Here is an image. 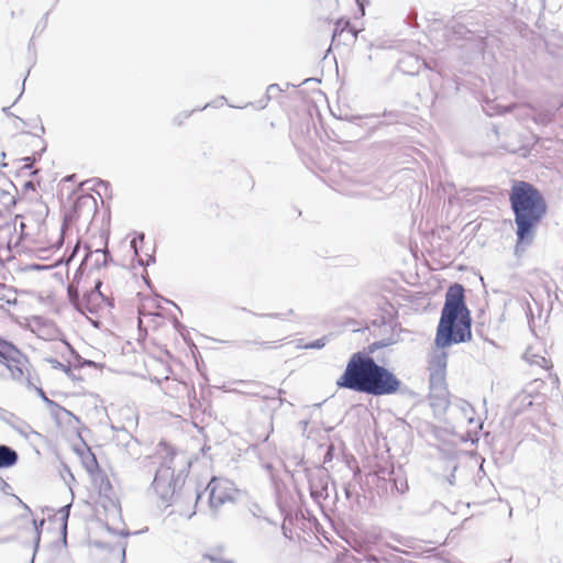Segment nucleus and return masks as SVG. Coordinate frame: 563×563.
<instances>
[{
  "label": "nucleus",
  "instance_id": "1",
  "mask_svg": "<svg viewBox=\"0 0 563 563\" xmlns=\"http://www.w3.org/2000/svg\"><path fill=\"white\" fill-rule=\"evenodd\" d=\"M471 329L472 317L465 302V289L463 285L455 283L446 290L437 328L434 342L438 350L429 360V387L446 385L448 354L442 349L471 341Z\"/></svg>",
  "mask_w": 563,
  "mask_h": 563
},
{
  "label": "nucleus",
  "instance_id": "2",
  "mask_svg": "<svg viewBox=\"0 0 563 563\" xmlns=\"http://www.w3.org/2000/svg\"><path fill=\"white\" fill-rule=\"evenodd\" d=\"M509 203L517 227L515 254L519 256L532 244L538 224L547 214L548 206L541 191L525 180L512 183Z\"/></svg>",
  "mask_w": 563,
  "mask_h": 563
},
{
  "label": "nucleus",
  "instance_id": "3",
  "mask_svg": "<svg viewBox=\"0 0 563 563\" xmlns=\"http://www.w3.org/2000/svg\"><path fill=\"white\" fill-rule=\"evenodd\" d=\"M391 343L389 339L375 341L367 346L366 352L358 351L353 353L342 375L338 378L335 383L336 386L339 388L366 394L372 371L376 362L372 354L378 349L389 346Z\"/></svg>",
  "mask_w": 563,
  "mask_h": 563
},
{
  "label": "nucleus",
  "instance_id": "4",
  "mask_svg": "<svg viewBox=\"0 0 563 563\" xmlns=\"http://www.w3.org/2000/svg\"><path fill=\"white\" fill-rule=\"evenodd\" d=\"M384 363V360H382ZM400 379L384 364L375 362L366 395L379 397L395 395L400 390Z\"/></svg>",
  "mask_w": 563,
  "mask_h": 563
},
{
  "label": "nucleus",
  "instance_id": "5",
  "mask_svg": "<svg viewBox=\"0 0 563 563\" xmlns=\"http://www.w3.org/2000/svg\"><path fill=\"white\" fill-rule=\"evenodd\" d=\"M180 482V475L175 476L174 468L168 464H162L154 476L152 488L166 505L172 500Z\"/></svg>",
  "mask_w": 563,
  "mask_h": 563
},
{
  "label": "nucleus",
  "instance_id": "6",
  "mask_svg": "<svg viewBox=\"0 0 563 563\" xmlns=\"http://www.w3.org/2000/svg\"><path fill=\"white\" fill-rule=\"evenodd\" d=\"M205 490L208 492V505L214 512L225 503L234 501L236 493L233 482L219 477H212Z\"/></svg>",
  "mask_w": 563,
  "mask_h": 563
},
{
  "label": "nucleus",
  "instance_id": "7",
  "mask_svg": "<svg viewBox=\"0 0 563 563\" xmlns=\"http://www.w3.org/2000/svg\"><path fill=\"white\" fill-rule=\"evenodd\" d=\"M429 398L432 407L446 409L450 405L448 385L430 387Z\"/></svg>",
  "mask_w": 563,
  "mask_h": 563
},
{
  "label": "nucleus",
  "instance_id": "8",
  "mask_svg": "<svg viewBox=\"0 0 563 563\" xmlns=\"http://www.w3.org/2000/svg\"><path fill=\"white\" fill-rule=\"evenodd\" d=\"M18 358H23V354L12 343L4 341L0 338V361L4 364L7 362H18Z\"/></svg>",
  "mask_w": 563,
  "mask_h": 563
},
{
  "label": "nucleus",
  "instance_id": "9",
  "mask_svg": "<svg viewBox=\"0 0 563 563\" xmlns=\"http://www.w3.org/2000/svg\"><path fill=\"white\" fill-rule=\"evenodd\" d=\"M18 452L9 445H0V468H8L16 464Z\"/></svg>",
  "mask_w": 563,
  "mask_h": 563
},
{
  "label": "nucleus",
  "instance_id": "10",
  "mask_svg": "<svg viewBox=\"0 0 563 563\" xmlns=\"http://www.w3.org/2000/svg\"><path fill=\"white\" fill-rule=\"evenodd\" d=\"M25 362H26V357L23 355V358H18V362L10 361V362L4 363L13 379H15V380L22 379V377L24 375L23 367H24Z\"/></svg>",
  "mask_w": 563,
  "mask_h": 563
},
{
  "label": "nucleus",
  "instance_id": "11",
  "mask_svg": "<svg viewBox=\"0 0 563 563\" xmlns=\"http://www.w3.org/2000/svg\"><path fill=\"white\" fill-rule=\"evenodd\" d=\"M69 511H70V504L66 505V506H63L58 510V515L60 516V520H62V532H63L64 537L66 536L67 521H68V518H69Z\"/></svg>",
  "mask_w": 563,
  "mask_h": 563
},
{
  "label": "nucleus",
  "instance_id": "12",
  "mask_svg": "<svg viewBox=\"0 0 563 563\" xmlns=\"http://www.w3.org/2000/svg\"><path fill=\"white\" fill-rule=\"evenodd\" d=\"M327 342H328V338L322 336V338H320L316 341L309 342L307 344L298 345V347L306 349V350H320L325 346Z\"/></svg>",
  "mask_w": 563,
  "mask_h": 563
},
{
  "label": "nucleus",
  "instance_id": "13",
  "mask_svg": "<svg viewBox=\"0 0 563 563\" xmlns=\"http://www.w3.org/2000/svg\"><path fill=\"white\" fill-rule=\"evenodd\" d=\"M280 91H282V89L279 88V86L277 84L269 85L266 89L267 99L269 100V99L274 98Z\"/></svg>",
  "mask_w": 563,
  "mask_h": 563
},
{
  "label": "nucleus",
  "instance_id": "14",
  "mask_svg": "<svg viewBox=\"0 0 563 563\" xmlns=\"http://www.w3.org/2000/svg\"><path fill=\"white\" fill-rule=\"evenodd\" d=\"M36 391H37L38 396L42 398V400L45 404H47L49 407H56V408L62 409L56 402H54L53 400L47 398L46 394L44 393V390L42 388H36Z\"/></svg>",
  "mask_w": 563,
  "mask_h": 563
},
{
  "label": "nucleus",
  "instance_id": "15",
  "mask_svg": "<svg viewBox=\"0 0 563 563\" xmlns=\"http://www.w3.org/2000/svg\"><path fill=\"white\" fill-rule=\"evenodd\" d=\"M203 559L209 560L212 563H233L231 560L218 558L208 553L203 554Z\"/></svg>",
  "mask_w": 563,
  "mask_h": 563
},
{
  "label": "nucleus",
  "instance_id": "16",
  "mask_svg": "<svg viewBox=\"0 0 563 563\" xmlns=\"http://www.w3.org/2000/svg\"><path fill=\"white\" fill-rule=\"evenodd\" d=\"M195 110L192 111H184L181 113H179L178 115L175 117L174 121L177 125H180L183 123V120L185 119H188L191 113L194 112Z\"/></svg>",
  "mask_w": 563,
  "mask_h": 563
},
{
  "label": "nucleus",
  "instance_id": "17",
  "mask_svg": "<svg viewBox=\"0 0 563 563\" xmlns=\"http://www.w3.org/2000/svg\"><path fill=\"white\" fill-rule=\"evenodd\" d=\"M33 523H34V528H35V531H36L35 547H37L38 542H40L41 528L44 526V520L42 519V520H40V522L34 520Z\"/></svg>",
  "mask_w": 563,
  "mask_h": 563
},
{
  "label": "nucleus",
  "instance_id": "18",
  "mask_svg": "<svg viewBox=\"0 0 563 563\" xmlns=\"http://www.w3.org/2000/svg\"><path fill=\"white\" fill-rule=\"evenodd\" d=\"M320 82H321V79H319V78H305V79H302L300 85L310 86L311 90H314L313 86L318 85Z\"/></svg>",
  "mask_w": 563,
  "mask_h": 563
},
{
  "label": "nucleus",
  "instance_id": "19",
  "mask_svg": "<svg viewBox=\"0 0 563 563\" xmlns=\"http://www.w3.org/2000/svg\"><path fill=\"white\" fill-rule=\"evenodd\" d=\"M320 82H321V79H319V78H305V79H302L300 85L310 86L311 90H314L313 86L318 85Z\"/></svg>",
  "mask_w": 563,
  "mask_h": 563
},
{
  "label": "nucleus",
  "instance_id": "20",
  "mask_svg": "<svg viewBox=\"0 0 563 563\" xmlns=\"http://www.w3.org/2000/svg\"><path fill=\"white\" fill-rule=\"evenodd\" d=\"M0 490L5 495H11V486L0 477Z\"/></svg>",
  "mask_w": 563,
  "mask_h": 563
},
{
  "label": "nucleus",
  "instance_id": "21",
  "mask_svg": "<svg viewBox=\"0 0 563 563\" xmlns=\"http://www.w3.org/2000/svg\"><path fill=\"white\" fill-rule=\"evenodd\" d=\"M79 205L95 206L96 201L91 196L81 197L78 201Z\"/></svg>",
  "mask_w": 563,
  "mask_h": 563
},
{
  "label": "nucleus",
  "instance_id": "22",
  "mask_svg": "<svg viewBox=\"0 0 563 563\" xmlns=\"http://www.w3.org/2000/svg\"><path fill=\"white\" fill-rule=\"evenodd\" d=\"M96 254L102 255V262L100 264V267H104L108 264V261L110 258L109 254L104 253L101 250H97Z\"/></svg>",
  "mask_w": 563,
  "mask_h": 563
},
{
  "label": "nucleus",
  "instance_id": "23",
  "mask_svg": "<svg viewBox=\"0 0 563 563\" xmlns=\"http://www.w3.org/2000/svg\"><path fill=\"white\" fill-rule=\"evenodd\" d=\"M49 362L52 363V366L54 368H62L64 369L65 372L69 371V367L65 366L63 363H60L59 361L57 360H49Z\"/></svg>",
  "mask_w": 563,
  "mask_h": 563
},
{
  "label": "nucleus",
  "instance_id": "24",
  "mask_svg": "<svg viewBox=\"0 0 563 563\" xmlns=\"http://www.w3.org/2000/svg\"><path fill=\"white\" fill-rule=\"evenodd\" d=\"M455 471H456V466L453 467L452 473L446 477V481L450 485H454V483H455Z\"/></svg>",
  "mask_w": 563,
  "mask_h": 563
},
{
  "label": "nucleus",
  "instance_id": "25",
  "mask_svg": "<svg viewBox=\"0 0 563 563\" xmlns=\"http://www.w3.org/2000/svg\"><path fill=\"white\" fill-rule=\"evenodd\" d=\"M25 80H26V76L23 78V82H22V88H21V91L19 92V96L16 97V99L14 100L13 104L20 99V97L22 96L23 91H24V85H25Z\"/></svg>",
  "mask_w": 563,
  "mask_h": 563
},
{
  "label": "nucleus",
  "instance_id": "26",
  "mask_svg": "<svg viewBox=\"0 0 563 563\" xmlns=\"http://www.w3.org/2000/svg\"><path fill=\"white\" fill-rule=\"evenodd\" d=\"M261 317H265V318H279L280 314L279 313H264V314H260Z\"/></svg>",
  "mask_w": 563,
  "mask_h": 563
},
{
  "label": "nucleus",
  "instance_id": "27",
  "mask_svg": "<svg viewBox=\"0 0 563 563\" xmlns=\"http://www.w3.org/2000/svg\"><path fill=\"white\" fill-rule=\"evenodd\" d=\"M201 498H202V493L197 492V496H196V508L198 507L199 503L201 501Z\"/></svg>",
  "mask_w": 563,
  "mask_h": 563
},
{
  "label": "nucleus",
  "instance_id": "28",
  "mask_svg": "<svg viewBox=\"0 0 563 563\" xmlns=\"http://www.w3.org/2000/svg\"><path fill=\"white\" fill-rule=\"evenodd\" d=\"M101 287V282L97 280L93 291L99 292V288Z\"/></svg>",
  "mask_w": 563,
  "mask_h": 563
},
{
  "label": "nucleus",
  "instance_id": "29",
  "mask_svg": "<svg viewBox=\"0 0 563 563\" xmlns=\"http://www.w3.org/2000/svg\"><path fill=\"white\" fill-rule=\"evenodd\" d=\"M211 106H212V107H216V101H214V102H212V103H207V104H205V106H203L202 108H200L199 110H205V109H207L208 107H211Z\"/></svg>",
  "mask_w": 563,
  "mask_h": 563
},
{
  "label": "nucleus",
  "instance_id": "30",
  "mask_svg": "<svg viewBox=\"0 0 563 563\" xmlns=\"http://www.w3.org/2000/svg\"><path fill=\"white\" fill-rule=\"evenodd\" d=\"M260 344H261L263 347H265V349H269V347H271V343H269V342H266V341L261 342Z\"/></svg>",
  "mask_w": 563,
  "mask_h": 563
},
{
  "label": "nucleus",
  "instance_id": "31",
  "mask_svg": "<svg viewBox=\"0 0 563 563\" xmlns=\"http://www.w3.org/2000/svg\"><path fill=\"white\" fill-rule=\"evenodd\" d=\"M10 108L9 107H3L2 108V111L7 114V115H10L11 113L9 112Z\"/></svg>",
  "mask_w": 563,
  "mask_h": 563
},
{
  "label": "nucleus",
  "instance_id": "32",
  "mask_svg": "<svg viewBox=\"0 0 563 563\" xmlns=\"http://www.w3.org/2000/svg\"><path fill=\"white\" fill-rule=\"evenodd\" d=\"M99 184L102 185L106 188L109 186V183L108 181H103V180H100Z\"/></svg>",
  "mask_w": 563,
  "mask_h": 563
},
{
  "label": "nucleus",
  "instance_id": "33",
  "mask_svg": "<svg viewBox=\"0 0 563 563\" xmlns=\"http://www.w3.org/2000/svg\"><path fill=\"white\" fill-rule=\"evenodd\" d=\"M556 37L560 41V45L563 47V36L558 35Z\"/></svg>",
  "mask_w": 563,
  "mask_h": 563
},
{
  "label": "nucleus",
  "instance_id": "34",
  "mask_svg": "<svg viewBox=\"0 0 563 563\" xmlns=\"http://www.w3.org/2000/svg\"><path fill=\"white\" fill-rule=\"evenodd\" d=\"M219 101L221 102V104H223V102H224V101H227V98H225L224 96H221V97L219 98Z\"/></svg>",
  "mask_w": 563,
  "mask_h": 563
},
{
  "label": "nucleus",
  "instance_id": "35",
  "mask_svg": "<svg viewBox=\"0 0 563 563\" xmlns=\"http://www.w3.org/2000/svg\"><path fill=\"white\" fill-rule=\"evenodd\" d=\"M100 264H101V258H97V260H96V266H97V267H100Z\"/></svg>",
  "mask_w": 563,
  "mask_h": 563
},
{
  "label": "nucleus",
  "instance_id": "36",
  "mask_svg": "<svg viewBox=\"0 0 563 563\" xmlns=\"http://www.w3.org/2000/svg\"><path fill=\"white\" fill-rule=\"evenodd\" d=\"M25 187H26V188H33V185H32V183H26V184H25Z\"/></svg>",
  "mask_w": 563,
  "mask_h": 563
},
{
  "label": "nucleus",
  "instance_id": "37",
  "mask_svg": "<svg viewBox=\"0 0 563 563\" xmlns=\"http://www.w3.org/2000/svg\"><path fill=\"white\" fill-rule=\"evenodd\" d=\"M45 132V129L43 125L40 126V133H44Z\"/></svg>",
  "mask_w": 563,
  "mask_h": 563
},
{
  "label": "nucleus",
  "instance_id": "38",
  "mask_svg": "<svg viewBox=\"0 0 563 563\" xmlns=\"http://www.w3.org/2000/svg\"><path fill=\"white\" fill-rule=\"evenodd\" d=\"M131 246H132V247H134V249L136 247V245H135V240H132V241H131Z\"/></svg>",
  "mask_w": 563,
  "mask_h": 563
},
{
  "label": "nucleus",
  "instance_id": "39",
  "mask_svg": "<svg viewBox=\"0 0 563 563\" xmlns=\"http://www.w3.org/2000/svg\"><path fill=\"white\" fill-rule=\"evenodd\" d=\"M292 313H294V310H292V309H290V310L288 311V314H292Z\"/></svg>",
  "mask_w": 563,
  "mask_h": 563
},
{
  "label": "nucleus",
  "instance_id": "40",
  "mask_svg": "<svg viewBox=\"0 0 563 563\" xmlns=\"http://www.w3.org/2000/svg\"><path fill=\"white\" fill-rule=\"evenodd\" d=\"M345 494H346V496H349V495H350V492H349V489H347V488L345 489Z\"/></svg>",
  "mask_w": 563,
  "mask_h": 563
}]
</instances>
